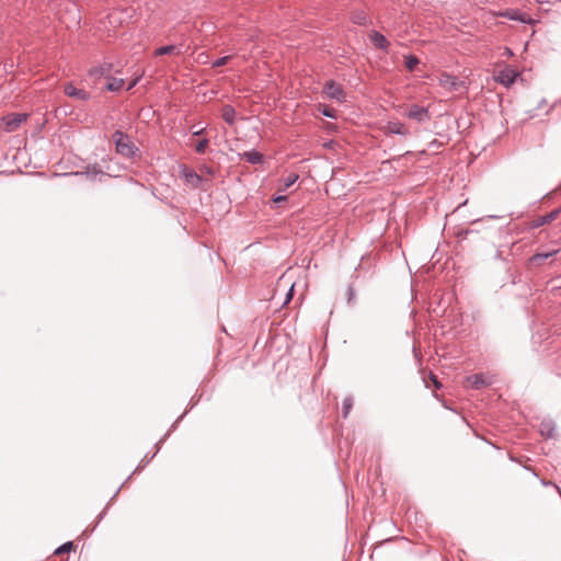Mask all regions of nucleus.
Listing matches in <instances>:
<instances>
[{
    "label": "nucleus",
    "instance_id": "bb28decb",
    "mask_svg": "<svg viewBox=\"0 0 561 561\" xmlns=\"http://www.w3.org/2000/svg\"><path fill=\"white\" fill-rule=\"evenodd\" d=\"M322 114L327 117H331V118H334L335 117V111L333 108H329V107H325L323 111H322Z\"/></svg>",
    "mask_w": 561,
    "mask_h": 561
},
{
    "label": "nucleus",
    "instance_id": "f3484780",
    "mask_svg": "<svg viewBox=\"0 0 561 561\" xmlns=\"http://www.w3.org/2000/svg\"><path fill=\"white\" fill-rule=\"evenodd\" d=\"M171 54H180L178 46H175V45L161 46L154 50L153 56L157 57V56L171 55Z\"/></svg>",
    "mask_w": 561,
    "mask_h": 561
},
{
    "label": "nucleus",
    "instance_id": "72a5a7b5",
    "mask_svg": "<svg viewBox=\"0 0 561 561\" xmlns=\"http://www.w3.org/2000/svg\"><path fill=\"white\" fill-rule=\"evenodd\" d=\"M293 290H294V285L290 287L289 297L291 296Z\"/></svg>",
    "mask_w": 561,
    "mask_h": 561
},
{
    "label": "nucleus",
    "instance_id": "f704fd0d",
    "mask_svg": "<svg viewBox=\"0 0 561 561\" xmlns=\"http://www.w3.org/2000/svg\"><path fill=\"white\" fill-rule=\"evenodd\" d=\"M553 210L560 211V210H561V207H557V208H554Z\"/></svg>",
    "mask_w": 561,
    "mask_h": 561
},
{
    "label": "nucleus",
    "instance_id": "9d476101",
    "mask_svg": "<svg viewBox=\"0 0 561 561\" xmlns=\"http://www.w3.org/2000/svg\"><path fill=\"white\" fill-rule=\"evenodd\" d=\"M369 38L376 48L382 49L386 51L388 50L390 43L386 38V36L382 35L381 33H379L377 31H373L371 34L369 35Z\"/></svg>",
    "mask_w": 561,
    "mask_h": 561
},
{
    "label": "nucleus",
    "instance_id": "423d86ee",
    "mask_svg": "<svg viewBox=\"0 0 561 561\" xmlns=\"http://www.w3.org/2000/svg\"><path fill=\"white\" fill-rule=\"evenodd\" d=\"M323 91L331 99H335L337 101L345 100V92H344L342 85L336 83L333 80H330L324 84Z\"/></svg>",
    "mask_w": 561,
    "mask_h": 561
},
{
    "label": "nucleus",
    "instance_id": "6ab92c4d",
    "mask_svg": "<svg viewBox=\"0 0 561 561\" xmlns=\"http://www.w3.org/2000/svg\"><path fill=\"white\" fill-rule=\"evenodd\" d=\"M216 170L207 164H203L199 167V174H203L205 179H208V184L211 182L213 178L216 175Z\"/></svg>",
    "mask_w": 561,
    "mask_h": 561
},
{
    "label": "nucleus",
    "instance_id": "c9c22d12",
    "mask_svg": "<svg viewBox=\"0 0 561 561\" xmlns=\"http://www.w3.org/2000/svg\"><path fill=\"white\" fill-rule=\"evenodd\" d=\"M558 190H561V183H560V186L558 187Z\"/></svg>",
    "mask_w": 561,
    "mask_h": 561
},
{
    "label": "nucleus",
    "instance_id": "c756f323",
    "mask_svg": "<svg viewBox=\"0 0 561 561\" xmlns=\"http://www.w3.org/2000/svg\"><path fill=\"white\" fill-rule=\"evenodd\" d=\"M554 193H556V191H553V192H551V193H549V194H547V195H545V196L542 197V199L545 201V204H546V205H547V202L551 198V195H552V194H554Z\"/></svg>",
    "mask_w": 561,
    "mask_h": 561
},
{
    "label": "nucleus",
    "instance_id": "c85d7f7f",
    "mask_svg": "<svg viewBox=\"0 0 561 561\" xmlns=\"http://www.w3.org/2000/svg\"><path fill=\"white\" fill-rule=\"evenodd\" d=\"M431 380H432V382H433V385H434V387H435V388H437V389H438V388L442 386V385H440V382L438 381V379H437V377H436L435 375H431Z\"/></svg>",
    "mask_w": 561,
    "mask_h": 561
},
{
    "label": "nucleus",
    "instance_id": "a211bd4d",
    "mask_svg": "<svg viewBox=\"0 0 561 561\" xmlns=\"http://www.w3.org/2000/svg\"><path fill=\"white\" fill-rule=\"evenodd\" d=\"M108 80L110 81L106 84V90H108V91L116 92V91H119L124 87V80L123 79H117V78L110 77Z\"/></svg>",
    "mask_w": 561,
    "mask_h": 561
},
{
    "label": "nucleus",
    "instance_id": "2eb2a0df",
    "mask_svg": "<svg viewBox=\"0 0 561 561\" xmlns=\"http://www.w3.org/2000/svg\"><path fill=\"white\" fill-rule=\"evenodd\" d=\"M351 21L356 25L365 26L368 22V18L365 11L358 10L352 12Z\"/></svg>",
    "mask_w": 561,
    "mask_h": 561
},
{
    "label": "nucleus",
    "instance_id": "f257e3e1",
    "mask_svg": "<svg viewBox=\"0 0 561 561\" xmlns=\"http://www.w3.org/2000/svg\"><path fill=\"white\" fill-rule=\"evenodd\" d=\"M113 142L115 145V150L118 154L134 159L136 157H140V150L133 140L130 136L122 130H115L112 135Z\"/></svg>",
    "mask_w": 561,
    "mask_h": 561
},
{
    "label": "nucleus",
    "instance_id": "b1692460",
    "mask_svg": "<svg viewBox=\"0 0 561 561\" xmlns=\"http://www.w3.org/2000/svg\"><path fill=\"white\" fill-rule=\"evenodd\" d=\"M209 145V140L207 138H204L199 140L195 146V151L197 153H204Z\"/></svg>",
    "mask_w": 561,
    "mask_h": 561
},
{
    "label": "nucleus",
    "instance_id": "6e6552de",
    "mask_svg": "<svg viewBox=\"0 0 561 561\" xmlns=\"http://www.w3.org/2000/svg\"><path fill=\"white\" fill-rule=\"evenodd\" d=\"M64 92L67 96L72 98V99H77V100H81V101H87L90 99L89 92H87L83 89L76 88L72 83L65 84Z\"/></svg>",
    "mask_w": 561,
    "mask_h": 561
},
{
    "label": "nucleus",
    "instance_id": "4be33fe9",
    "mask_svg": "<svg viewBox=\"0 0 561 561\" xmlns=\"http://www.w3.org/2000/svg\"><path fill=\"white\" fill-rule=\"evenodd\" d=\"M445 87H448L450 90H457L458 80L454 76H445V79L442 81Z\"/></svg>",
    "mask_w": 561,
    "mask_h": 561
},
{
    "label": "nucleus",
    "instance_id": "2f4dec72",
    "mask_svg": "<svg viewBox=\"0 0 561 561\" xmlns=\"http://www.w3.org/2000/svg\"><path fill=\"white\" fill-rule=\"evenodd\" d=\"M204 131V128L197 129V131L194 133V135H201Z\"/></svg>",
    "mask_w": 561,
    "mask_h": 561
},
{
    "label": "nucleus",
    "instance_id": "0eeeda50",
    "mask_svg": "<svg viewBox=\"0 0 561 561\" xmlns=\"http://www.w3.org/2000/svg\"><path fill=\"white\" fill-rule=\"evenodd\" d=\"M82 174L87 175L89 180H95L99 175L101 176H113L110 173V168L106 167V171L102 169V167L99 163L88 164L85 167V170L82 172Z\"/></svg>",
    "mask_w": 561,
    "mask_h": 561
},
{
    "label": "nucleus",
    "instance_id": "cd10ccee",
    "mask_svg": "<svg viewBox=\"0 0 561 561\" xmlns=\"http://www.w3.org/2000/svg\"><path fill=\"white\" fill-rule=\"evenodd\" d=\"M285 201H287V196L286 195H277V196L272 198V202L276 203V204H278L280 202H285Z\"/></svg>",
    "mask_w": 561,
    "mask_h": 561
},
{
    "label": "nucleus",
    "instance_id": "f8f14e48",
    "mask_svg": "<svg viewBox=\"0 0 561 561\" xmlns=\"http://www.w3.org/2000/svg\"><path fill=\"white\" fill-rule=\"evenodd\" d=\"M387 130L390 134H397V135H402V136H407V135L410 134V131L407 128V126L403 123L398 122V121H390V122H388Z\"/></svg>",
    "mask_w": 561,
    "mask_h": 561
},
{
    "label": "nucleus",
    "instance_id": "dca6fc26",
    "mask_svg": "<svg viewBox=\"0 0 561 561\" xmlns=\"http://www.w3.org/2000/svg\"><path fill=\"white\" fill-rule=\"evenodd\" d=\"M298 179H299V175L297 173H295V172L289 173L283 180V184L278 186V191L282 192V191L289 188L291 185H294L297 182Z\"/></svg>",
    "mask_w": 561,
    "mask_h": 561
},
{
    "label": "nucleus",
    "instance_id": "f03ea898",
    "mask_svg": "<svg viewBox=\"0 0 561 561\" xmlns=\"http://www.w3.org/2000/svg\"><path fill=\"white\" fill-rule=\"evenodd\" d=\"M181 176L184 179L185 184L192 188H208V179H205L203 174L197 173L194 169L187 165H181Z\"/></svg>",
    "mask_w": 561,
    "mask_h": 561
},
{
    "label": "nucleus",
    "instance_id": "412c9836",
    "mask_svg": "<svg viewBox=\"0 0 561 561\" xmlns=\"http://www.w3.org/2000/svg\"><path fill=\"white\" fill-rule=\"evenodd\" d=\"M419 64L420 60L416 56L409 55L405 57V67L409 71H413Z\"/></svg>",
    "mask_w": 561,
    "mask_h": 561
},
{
    "label": "nucleus",
    "instance_id": "5701e85b",
    "mask_svg": "<svg viewBox=\"0 0 561 561\" xmlns=\"http://www.w3.org/2000/svg\"><path fill=\"white\" fill-rule=\"evenodd\" d=\"M558 251L559 250H553V251L547 252V253H537L531 257V262L533 263L540 262V261L548 259V257L552 256L553 254L558 253Z\"/></svg>",
    "mask_w": 561,
    "mask_h": 561
},
{
    "label": "nucleus",
    "instance_id": "7c9ffc66",
    "mask_svg": "<svg viewBox=\"0 0 561 561\" xmlns=\"http://www.w3.org/2000/svg\"><path fill=\"white\" fill-rule=\"evenodd\" d=\"M137 82H138V78H137V79H135V80H133V81L129 83V85H128L127 90H131V89L137 84Z\"/></svg>",
    "mask_w": 561,
    "mask_h": 561
},
{
    "label": "nucleus",
    "instance_id": "20e7f679",
    "mask_svg": "<svg viewBox=\"0 0 561 561\" xmlns=\"http://www.w3.org/2000/svg\"><path fill=\"white\" fill-rule=\"evenodd\" d=\"M27 118H28V114H25V113L8 114L7 116H4L2 118V121L4 123L5 131L12 133V131L16 130L21 126L22 123L26 122Z\"/></svg>",
    "mask_w": 561,
    "mask_h": 561
},
{
    "label": "nucleus",
    "instance_id": "1a4fd4ad",
    "mask_svg": "<svg viewBox=\"0 0 561 561\" xmlns=\"http://www.w3.org/2000/svg\"><path fill=\"white\" fill-rule=\"evenodd\" d=\"M113 65L111 62H103L96 67H93L89 70V76L94 79H100L102 77L110 78L112 72Z\"/></svg>",
    "mask_w": 561,
    "mask_h": 561
},
{
    "label": "nucleus",
    "instance_id": "4468645a",
    "mask_svg": "<svg viewBox=\"0 0 561 561\" xmlns=\"http://www.w3.org/2000/svg\"><path fill=\"white\" fill-rule=\"evenodd\" d=\"M221 117L228 125H233L236 122V110L232 105L226 104L221 108Z\"/></svg>",
    "mask_w": 561,
    "mask_h": 561
},
{
    "label": "nucleus",
    "instance_id": "a878e982",
    "mask_svg": "<svg viewBox=\"0 0 561 561\" xmlns=\"http://www.w3.org/2000/svg\"><path fill=\"white\" fill-rule=\"evenodd\" d=\"M553 219H554L553 213H550L548 216L542 217L541 220L539 222H537L536 226L545 225L547 222H550Z\"/></svg>",
    "mask_w": 561,
    "mask_h": 561
},
{
    "label": "nucleus",
    "instance_id": "473e14b6",
    "mask_svg": "<svg viewBox=\"0 0 561 561\" xmlns=\"http://www.w3.org/2000/svg\"><path fill=\"white\" fill-rule=\"evenodd\" d=\"M466 203H467V201H466L465 203H462V204H459V205L456 207V209H455V210H458L460 207H462L463 205H466Z\"/></svg>",
    "mask_w": 561,
    "mask_h": 561
},
{
    "label": "nucleus",
    "instance_id": "39448f33",
    "mask_svg": "<svg viewBox=\"0 0 561 561\" xmlns=\"http://www.w3.org/2000/svg\"><path fill=\"white\" fill-rule=\"evenodd\" d=\"M517 76L518 72L513 67L505 66L495 73L494 80L504 87H510L514 83Z\"/></svg>",
    "mask_w": 561,
    "mask_h": 561
},
{
    "label": "nucleus",
    "instance_id": "7ed1b4c3",
    "mask_svg": "<svg viewBox=\"0 0 561 561\" xmlns=\"http://www.w3.org/2000/svg\"><path fill=\"white\" fill-rule=\"evenodd\" d=\"M405 116L417 123H424L431 119L428 108L417 104L410 105L405 112Z\"/></svg>",
    "mask_w": 561,
    "mask_h": 561
},
{
    "label": "nucleus",
    "instance_id": "9b49d317",
    "mask_svg": "<svg viewBox=\"0 0 561 561\" xmlns=\"http://www.w3.org/2000/svg\"><path fill=\"white\" fill-rule=\"evenodd\" d=\"M240 157L242 160L251 164H260L264 161V156L254 149L250 151H244L243 153L240 154Z\"/></svg>",
    "mask_w": 561,
    "mask_h": 561
},
{
    "label": "nucleus",
    "instance_id": "aec40b11",
    "mask_svg": "<svg viewBox=\"0 0 561 561\" xmlns=\"http://www.w3.org/2000/svg\"><path fill=\"white\" fill-rule=\"evenodd\" d=\"M73 550H75L73 542L68 541L55 550V556L59 557V556H62L64 553H69L70 551H73Z\"/></svg>",
    "mask_w": 561,
    "mask_h": 561
},
{
    "label": "nucleus",
    "instance_id": "393cba45",
    "mask_svg": "<svg viewBox=\"0 0 561 561\" xmlns=\"http://www.w3.org/2000/svg\"><path fill=\"white\" fill-rule=\"evenodd\" d=\"M231 59V56H224V57H220L218 59H216L214 62H213V68H219V67H222L225 66L229 60Z\"/></svg>",
    "mask_w": 561,
    "mask_h": 561
},
{
    "label": "nucleus",
    "instance_id": "ddd939ff",
    "mask_svg": "<svg viewBox=\"0 0 561 561\" xmlns=\"http://www.w3.org/2000/svg\"><path fill=\"white\" fill-rule=\"evenodd\" d=\"M466 385L473 389H480L488 385L484 376L481 374L471 375L466 378Z\"/></svg>",
    "mask_w": 561,
    "mask_h": 561
}]
</instances>
